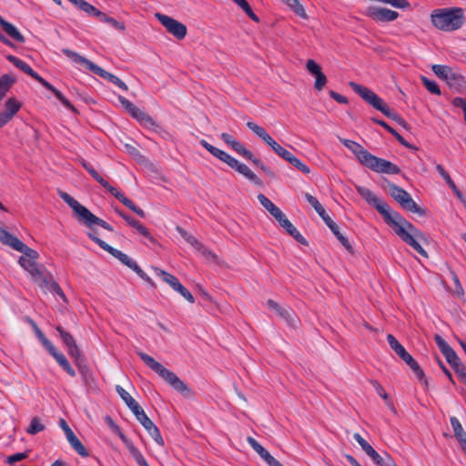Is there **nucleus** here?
Returning <instances> with one entry per match:
<instances>
[{
  "mask_svg": "<svg viewBox=\"0 0 466 466\" xmlns=\"http://www.w3.org/2000/svg\"><path fill=\"white\" fill-rule=\"evenodd\" d=\"M392 228L395 234L407 245L411 247L420 255L428 258L427 251L421 244H428L426 235L413 224L404 218L400 213L394 214L393 218L387 224Z\"/></svg>",
  "mask_w": 466,
  "mask_h": 466,
  "instance_id": "obj_1",
  "label": "nucleus"
},
{
  "mask_svg": "<svg viewBox=\"0 0 466 466\" xmlns=\"http://www.w3.org/2000/svg\"><path fill=\"white\" fill-rule=\"evenodd\" d=\"M431 21L441 31L453 32L465 24L464 10L461 7L437 8L431 12Z\"/></svg>",
  "mask_w": 466,
  "mask_h": 466,
  "instance_id": "obj_2",
  "label": "nucleus"
},
{
  "mask_svg": "<svg viewBox=\"0 0 466 466\" xmlns=\"http://www.w3.org/2000/svg\"><path fill=\"white\" fill-rule=\"evenodd\" d=\"M350 88L358 94L363 100L370 104L375 109L380 111L387 117L394 120L405 129H409L410 126L406 120L400 116L397 112L390 108V106L380 98L376 93L370 88L360 85L356 82H350Z\"/></svg>",
  "mask_w": 466,
  "mask_h": 466,
  "instance_id": "obj_3",
  "label": "nucleus"
},
{
  "mask_svg": "<svg viewBox=\"0 0 466 466\" xmlns=\"http://www.w3.org/2000/svg\"><path fill=\"white\" fill-rule=\"evenodd\" d=\"M137 354L147 366L164 379L175 390L179 392L185 398H192L194 396V391L174 372L166 369L161 363L143 351H137Z\"/></svg>",
  "mask_w": 466,
  "mask_h": 466,
  "instance_id": "obj_4",
  "label": "nucleus"
},
{
  "mask_svg": "<svg viewBox=\"0 0 466 466\" xmlns=\"http://www.w3.org/2000/svg\"><path fill=\"white\" fill-rule=\"evenodd\" d=\"M58 195L73 209L78 221L86 227L92 228L93 225H98L106 230L110 232L114 231L113 227L109 223L95 216L88 208L81 205L68 193L59 191Z\"/></svg>",
  "mask_w": 466,
  "mask_h": 466,
  "instance_id": "obj_5",
  "label": "nucleus"
},
{
  "mask_svg": "<svg viewBox=\"0 0 466 466\" xmlns=\"http://www.w3.org/2000/svg\"><path fill=\"white\" fill-rule=\"evenodd\" d=\"M80 163L82 167L89 173V175L98 182L105 189H106L112 196L117 198L123 205L135 212L137 216L144 218L146 217L145 211L137 207L129 198H127L123 193L119 192L116 187L111 186L106 179H104L100 174L95 169V167L86 161L81 159Z\"/></svg>",
  "mask_w": 466,
  "mask_h": 466,
  "instance_id": "obj_6",
  "label": "nucleus"
},
{
  "mask_svg": "<svg viewBox=\"0 0 466 466\" xmlns=\"http://www.w3.org/2000/svg\"><path fill=\"white\" fill-rule=\"evenodd\" d=\"M62 52L70 58L74 63L79 64L82 66H85L86 68L90 70L91 72L95 73L96 75L99 76L100 77L106 79L107 81L113 83L116 86H118L120 89L124 91H127L128 87L127 86L116 76L106 71L102 67L98 66L92 61L88 60L87 58L80 56L79 54L68 49L64 48L62 49Z\"/></svg>",
  "mask_w": 466,
  "mask_h": 466,
  "instance_id": "obj_7",
  "label": "nucleus"
},
{
  "mask_svg": "<svg viewBox=\"0 0 466 466\" xmlns=\"http://www.w3.org/2000/svg\"><path fill=\"white\" fill-rule=\"evenodd\" d=\"M87 236L96 244H97L102 249L111 254L114 258H117L121 263L134 270L141 279L146 280L149 284H153L152 279L144 272V270L127 254L122 251L109 246L104 240L100 239L94 232L87 233Z\"/></svg>",
  "mask_w": 466,
  "mask_h": 466,
  "instance_id": "obj_8",
  "label": "nucleus"
},
{
  "mask_svg": "<svg viewBox=\"0 0 466 466\" xmlns=\"http://www.w3.org/2000/svg\"><path fill=\"white\" fill-rule=\"evenodd\" d=\"M305 198L309 202V204L315 209V211L319 215V217L323 219L327 227L331 230V232L336 236L340 244L350 252L353 251V248L350 245L349 239L339 231V226L331 219V218L327 214L323 206L319 202V200L310 195L309 193L305 194Z\"/></svg>",
  "mask_w": 466,
  "mask_h": 466,
  "instance_id": "obj_9",
  "label": "nucleus"
},
{
  "mask_svg": "<svg viewBox=\"0 0 466 466\" xmlns=\"http://www.w3.org/2000/svg\"><path fill=\"white\" fill-rule=\"evenodd\" d=\"M387 341L390 347L396 352V354L412 370L420 382L425 387H428V380L425 377L424 371L421 370L419 363L412 358V356L398 341V339L392 334H388Z\"/></svg>",
  "mask_w": 466,
  "mask_h": 466,
  "instance_id": "obj_10",
  "label": "nucleus"
},
{
  "mask_svg": "<svg viewBox=\"0 0 466 466\" xmlns=\"http://www.w3.org/2000/svg\"><path fill=\"white\" fill-rule=\"evenodd\" d=\"M14 249L23 253V255L18 259V263L31 275V278L35 277V275H37L38 272L43 268L37 264L39 254L36 250L27 247L22 241L19 244L15 243Z\"/></svg>",
  "mask_w": 466,
  "mask_h": 466,
  "instance_id": "obj_11",
  "label": "nucleus"
},
{
  "mask_svg": "<svg viewBox=\"0 0 466 466\" xmlns=\"http://www.w3.org/2000/svg\"><path fill=\"white\" fill-rule=\"evenodd\" d=\"M355 188L359 195L366 200V202L374 207L377 211L382 216L386 224H388L396 214V211L391 210L390 207L380 198L376 197L371 190L365 187L355 186Z\"/></svg>",
  "mask_w": 466,
  "mask_h": 466,
  "instance_id": "obj_12",
  "label": "nucleus"
},
{
  "mask_svg": "<svg viewBox=\"0 0 466 466\" xmlns=\"http://www.w3.org/2000/svg\"><path fill=\"white\" fill-rule=\"evenodd\" d=\"M388 186L391 198H393L403 209L419 215L425 214L424 210L412 199L409 192L393 183H389Z\"/></svg>",
  "mask_w": 466,
  "mask_h": 466,
  "instance_id": "obj_13",
  "label": "nucleus"
},
{
  "mask_svg": "<svg viewBox=\"0 0 466 466\" xmlns=\"http://www.w3.org/2000/svg\"><path fill=\"white\" fill-rule=\"evenodd\" d=\"M118 101L124 108L130 114V116L137 119L141 125L146 127H155L157 124L155 120L147 113L143 112L136 106L131 101L122 96H118Z\"/></svg>",
  "mask_w": 466,
  "mask_h": 466,
  "instance_id": "obj_14",
  "label": "nucleus"
},
{
  "mask_svg": "<svg viewBox=\"0 0 466 466\" xmlns=\"http://www.w3.org/2000/svg\"><path fill=\"white\" fill-rule=\"evenodd\" d=\"M156 17L161 23V25L165 26L167 31L173 35L177 39L182 40L185 38L187 29L184 24L160 13H157Z\"/></svg>",
  "mask_w": 466,
  "mask_h": 466,
  "instance_id": "obj_15",
  "label": "nucleus"
},
{
  "mask_svg": "<svg viewBox=\"0 0 466 466\" xmlns=\"http://www.w3.org/2000/svg\"><path fill=\"white\" fill-rule=\"evenodd\" d=\"M366 167L376 173L381 174L395 175L400 173V168L397 165L384 158L378 157L374 155L370 157Z\"/></svg>",
  "mask_w": 466,
  "mask_h": 466,
  "instance_id": "obj_16",
  "label": "nucleus"
},
{
  "mask_svg": "<svg viewBox=\"0 0 466 466\" xmlns=\"http://www.w3.org/2000/svg\"><path fill=\"white\" fill-rule=\"evenodd\" d=\"M116 390L140 423L148 419L142 407L124 388L117 385Z\"/></svg>",
  "mask_w": 466,
  "mask_h": 466,
  "instance_id": "obj_17",
  "label": "nucleus"
},
{
  "mask_svg": "<svg viewBox=\"0 0 466 466\" xmlns=\"http://www.w3.org/2000/svg\"><path fill=\"white\" fill-rule=\"evenodd\" d=\"M365 15L375 22L385 23L396 20L399 13L386 7L369 6Z\"/></svg>",
  "mask_w": 466,
  "mask_h": 466,
  "instance_id": "obj_18",
  "label": "nucleus"
},
{
  "mask_svg": "<svg viewBox=\"0 0 466 466\" xmlns=\"http://www.w3.org/2000/svg\"><path fill=\"white\" fill-rule=\"evenodd\" d=\"M339 140L342 145H344L355 155V157L362 166H367L370 157H371L372 156L371 153L366 150L360 144L353 140L342 138L340 137H339Z\"/></svg>",
  "mask_w": 466,
  "mask_h": 466,
  "instance_id": "obj_19",
  "label": "nucleus"
},
{
  "mask_svg": "<svg viewBox=\"0 0 466 466\" xmlns=\"http://www.w3.org/2000/svg\"><path fill=\"white\" fill-rule=\"evenodd\" d=\"M67 352L69 356L74 360L75 365L77 367L80 374L84 379H86L90 375V368L87 364L86 357L82 354L77 344L68 347Z\"/></svg>",
  "mask_w": 466,
  "mask_h": 466,
  "instance_id": "obj_20",
  "label": "nucleus"
},
{
  "mask_svg": "<svg viewBox=\"0 0 466 466\" xmlns=\"http://www.w3.org/2000/svg\"><path fill=\"white\" fill-rule=\"evenodd\" d=\"M67 352L69 356L74 360L75 365L77 367L80 374L84 379H86L90 375V368L87 364L86 357L82 354L77 344L68 347Z\"/></svg>",
  "mask_w": 466,
  "mask_h": 466,
  "instance_id": "obj_21",
  "label": "nucleus"
},
{
  "mask_svg": "<svg viewBox=\"0 0 466 466\" xmlns=\"http://www.w3.org/2000/svg\"><path fill=\"white\" fill-rule=\"evenodd\" d=\"M22 104L15 98L10 97L5 102V109L0 112V125L5 126L19 111Z\"/></svg>",
  "mask_w": 466,
  "mask_h": 466,
  "instance_id": "obj_22",
  "label": "nucleus"
},
{
  "mask_svg": "<svg viewBox=\"0 0 466 466\" xmlns=\"http://www.w3.org/2000/svg\"><path fill=\"white\" fill-rule=\"evenodd\" d=\"M279 225L286 229V231L293 237L299 243L308 246L309 243L306 238L297 230L293 224L287 218L282 211L274 217Z\"/></svg>",
  "mask_w": 466,
  "mask_h": 466,
  "instance_id": "obj_23",
  "label": "nucleus"
},
{
  "mask_svg": "<svg viewBox=\"0 0 466 466\" xmlns=\"http://www.w3.org/2000/svg\"><path fill=\"white\" fill-rule=\"evenodd\" d=\"M434 340L441 350V352L444 355L447 362L451 366H454L456 362L460 360L456 352L447 343V341L439 334L434 335Z\"/></svg>",
  "mask_w": 466,
  "mask_h": 466,
  "instance_id": "obj_24",
  "label": "nucleus"
},
{
  "mask_svg": "<svg viewBox=\"0 0 466 466\" xmlns=\"http://www.w3.org/2000/svg\"><path fill=\"white\" fill-rule=\"evenodd\" d=\"M115 211L117 213L118 216H120L123 219H125L129 226L134 228L138 233H140L142 236H144L146 238H147L151 243H156V239L151 235L149 230L143 224H141L138 220L127 215L124 211L120 210L117 208H115Z\"/></svg>",
  "mask_w": 466,
  "mask_h": 466,
  "instance_id": "obj_25",
  "label": "nucleus"
},
{
  "mask_svg": "<svg viewBox=\"0 0 466 466\" xmlns=\"http://www.w3.org/2000/svg\"><path fill=\"white\" fill-rule=\"evenodd\" d=\"M307 70L315 76L314 88L318 91L322 90L327 83V77L322 73L321 67L314 60L309 59L306 63Z\"/></svg>",
  "mask_w": 466,
  "mask_h": 466,
  "instance_id": "obj_26",
  "label": "nucleus"
},
{
  "mask_svg": "<svg viewBox=\"0 0 466 466\" xmlns=\"http://www.w3.org/2000/svg\"><path fill=\"white\" fill-rule=\"evenodd\" d=\"M6 59L9 62H11L15 66L19 68L21 71H23L24 73H25L26 75L30 76L32 78L36 80L42 86L46 81L41 76H39L35 71H34L28 64H26L23 60L19 59L18 57L13 56V55H8V56H6Z\"/></svg>",
  "mask_w": 466,
  "mask_h": 466,
  "instance_id": "obj_27",
  "label": "nucleus"
},
{
  "mask_svg": "<svg viewBox=\"0 0 466 466\" xmlns=\"http://www.w3.org/2000/svg\"><path fill=\"white\" fill-rule=\"evenodd\" d=\"M248 441L251 447L259 454V456L267 462L268 466H283L255 439L248 437Z\"/></svg>",
  "mask_w": 466,
  "mask_h": 466,
  "instance_id": "obj_28",
  "label": "nucleus"
},
{
  "mask_svg": "<svg viewBox=\"0 0 466 466\" xmlns=\"http://www.w3.org/2000/svg\"><path fill=\"white\" fill-rule=\"evenodd\" d=\"M449 87L460 94L466 92V79L457 71H452L446 81Z\"/></svg>",
  "mask_w": 466,
  "mask_h": 466,
  "instance_id": "obj_29",
  "label": "nucleus"
},
{
  "mask_svg": "<svg viewBox=\"0 0 466 466\" xmlns=\"http://www.w3.org/2000/svg\"><path fill=\"white\" fill-rule=\"evenodd\" d=\"M436 170L438 171V173L441 175V177L445 180V182L448 184V186L451 187V189L452 190V192L454 193V195L461 200V202H462L465 207H466V199L465 198L463 197V194L461 193V191L457 187V186L455 185L454 181L452 180V178L451 177V176L449 175V173L444 169V167L441 165V164H438L436 165Z\"/></svg>",
  "mask_w": 466,
  "mask_h": 466,
  "instance_id": "obj_30",
  "label": "nucleus"
},
{
  "mask_svg": "<svg viewBox=\"0 0 466 466\" xmlns=\"http://www.w3.org/2000/svg\"><path fill=\"white\" fill-rule=\"evenodd\" d=\"M200 144L218 159L233 167V157H231L229 154L210 145L206 140H201Z\"/></svg>",
  "mask_w": 466,
  "mask_h": 466,
  "instance_id": "obj_31",
  "label": "nucleus"
},
{
  "mask_svg": "<svg viewBox=\"0 0 466 466\" xmlns=\"http://www.w3.org/2000/svg\"><path fill=\"white\" fill-rule=\"evenodd\" d=\"M235 170L243 175L244 177L252 184L256 186L262 185V181L258 177V176L247 165L239 162L237 159H235Z\"/></svg>",
  "mask_w": 466,
  "mask_h": 466,
  "instance_id": "obj_32",
  "label": "nucleus"
},
{
  "mask_svg": "<svg viewBox=\"0 0 466 466\" xmlns=\"http://www.w3.org/2000/svg\"><path fill=\"white\" fill-rule=\"evenodd\" d=\"M247 127L252 130L260 139H262L272 149L278 144L266 131V129L252 121L247 123Z\"/></svg>",
  "mask_w": 466,
  "mask_h": 466,
  "instance_id": "obj_33",
  "label": "nucleus"
},
{
  "mask_svg": "<svg viewBox=\"0 0 466 466\" xmlns=\"http://www.w3.org/2000/svg\"><path fill=\"white\" fill-rule=\"evenodd\" d=\"M50 355L53 356V358L56 360V362L59 364V366L70 376L75 377L76 371L70 365L69 361L66 358V356L57 351L56 348H54V350L49 351Z\"/></svg>",
  "mask_w": 466,
  "mask_h": 466,
  "instance_id": "obj_34",
  "label": "nucleus"
},
{
  "mask_svg": "<svg viewBox=\"0 0 466 466\" xmlns=\"http://www.w3.org/2000/svg\"><path fill=\"white\" fill-rule=\"evenodd\" d=\"M32 279L38 284L40 289H42L44 291H47L50 287V283L55 279L50 272L43 268L37 275H35V277L32 278Z\"/></svg>",
  "mask_w": 466,
  "mask_h": 466,
  "instance_id": "obj_35",
  "label": "nucleus"
},
{
  "mask_svg": "<svg viewBox=\"0 0 466 466\" xmlns=\"http://www.w3.org/2000/svg\"><path fill=\"white\" fill-rule=\"evenodd\" d=\"M371 120L384 127L389 133H390L400 144L404 146L407 148H415L412 145H410L408 141L404 139L402 136H400L394 128H392L390 126H389L385 121L372 117Z\"/></svg>",
  "mask_w": 466,
  "mask_h": 466,
  "instance_id": "obj_36",
  "label": "nucleus"
},
{
  "mask_svg": "<svg viewBox=\"0 0 466 466\" xmlns=\"http://www.w3.org/2000/svg\"><path fill=\"white\" fill-rule=\"evenodd\" d=\"M141 424L157 444H159L160 446H164L165 442L158 428L154 424V422L149 418Z\"/></svg>",
  "mask_w": 466,
  "mask_h": 466,
  "instance_id": "obj_37",
  "label": "nucleus"
},
{
  "mask_svg": "<svg viewBox=\"0 0 466 466\" xmlns=\"http://www.w3.org/2000/svg\"><path fill=\"white\" fill-rule=\"evenodd\" d=\"M45 88L51 91L55 96L69 110L74 113H77L76 108L69 102V100L54 86H52L49 82L46 81L43 85Z\"/></svg>",
  "mask_w": 466,
  "mask_h": 466,
  "instance_id": "obj_38",
  "label": "nucleus"
},
{
  "mask_svg": "<svg viewBox=\"0 0 466 466\" xmlns=\"http://www.w3.org/2000/svg\"><path fill=\"white\" fill-rule=\"evenodd\" d=\"M120 438L127 443V447L137 463L139 466H147L148 464L139 450L132 442L127 441L124 434H120Z\"/></svg>",
  "mask_w": 466,
  "mask_h": 466,
  "instance_id": "obj_39",
  "label": "nucleus"
},
{
  "mask_svg": "<svg viewBox=\"0 0 466 466\" xmlns=\"http://www.w3.org/2000/svg\"><path fill=\"white\" fill-rule=\"evenodd\" d=\"M120 438L127 443V447L137 463L139 466H147L148 464L139 450L132 442L127 441L124 434H120Z\"/></svg>",
  "mask_w": 466,
  "mask_h": 466,
  "instance_id": "obj_40",
  "label": "nucleus"
},
{
  "mask_svg": "<svg viewBox=\"0 0 466 466\" xmlns=\"http://www.w3.org/2000/svg\"><path fill=\"white\" fill-rule=\"evenodd\" d=\"M15 76L5 74L0 76V97L4 98L12 86L15 83Z\"/></svg>",
  "mask_w": 466,
  "mask_h": 466,
  "instance_id": "obj_41",
  "label": "nucleus"
},
{
  "mask_svg": "<svg viewBox=\"0 0 466 466\" xmlns=\"http://www.w3.org/2000/svg\"><path fill=\"white\" fill-rule=\"evenodd\" d=\"M155 273L157 276L158 277H161L162 279L167 283L173 289H175L177 288V285H179L180 282L179 280L177 279V277H175L174 275L163 270V269H160L158 268H153Z\"/></svg>",
  "mask_w": 466,
  "mask_h": 466,
  "instance_id": "obj_42",
  "label": "nucleus"
},
{
  "mask_svg": "<svg viewBox=\"0 0 466 466\" xmlns=\"http://www.w3.org/2000/svg\"><path fill=\"white\" fill-rule=\"evenodd\" d=\"M71 447L82 457H88L89 453L86 451V447L82 444L79 439L76 436V434L70 435L66 438Z\"/></svg>",
  "mask_w": 466,
  "mask_h": 466,
  "instance_id": "obj_43",
  "label": "nucleus"
},
{
  "mask_svg": "<svg viewBox=\"0 0 466 466\" xmlns=\"http://www.w3.org/2000/svg\"><path fill=\"white\" fill-rule=\"evenodd\" d=\"M371 460L377 466H397L395 461L388 452H384L383 456L377 452Z\"/></svg>",
  "mask_w": 466,
  "mask_h": 466,
  "instance_id": "obj_44",
  "label": "nucleus"
},
{
  "mask_svg": "<svg viewBox=\"0 0 466 466\" xmlns=\"http://www.w3.org/2000/svg\"><path fill=\"white\" fill-rule=\"evenodd\" d=\"M3 30L14 40L19 43H25V39L19 30L11 23L7 22L2 27Z\"/></svg>",
  "mask_w": 466,
  "mask_h": 466,
  "instance_id": "obj_45",
  "label": "nucleus"
},
{
  "mask_svg": "<svg viewBox=\"0 0 466 466\" xmlns=\"http://www.w3.org/2000/svg\"><path fill=\"white\" fill-rule=\"evenodd\" d=\"M258 199L261 206H263L273 217L280 213V209L264 194H258Z\"/></svg>",
  "mask_w": 466,
  "mask_h": 466,
  "instance_id": "obj_46",
  "label": "nucleus"
},
{
  "mask_svg": "<svg viewBox=\"0 0 466 466\" xmlns=\"http://www.w3.org/2000/svg\"><path fill=\"white\" fill-rule=\"evenodd\" d=\"M285 3L297 15L300 16L303 19H308V15L303 7V5L299 3V0H281Z\"/></svg>",
  "mask_w": 466,
  "mask_h": 466,
  "instance_id": "obj_47",
  "label": "nucleus"
},
{
  "mask_svg": "<svg viewBox=\"0 0 466 466\" xmlns=\"http://www.w3.org/2000/svg\"><path fill=\"white\" fill-rule=\"evenodd\" d=\"M176 230L180 234V236L192 247L196 248L197 249H201L202 245L198 240L191 234L187 232L182 227L177 226Z\"/></svg>",
  "mask_w": 466,
  "mask_h": 466,
  "instance_id": "obj_48",
  "label": "nucleus"
},
{
  "mask_svg": "<svg viewBox=\"0 0 466 466\" xmlns=\"http://www.w3.org/2000/svg\"><path fill=\"white\" fill-rule=\"evenodd\" d=\"M0 241L3 244L11 247L13 249L15 247V243L19 244L21 242V240H19L16 237L13 236L9 232H7L2 227H0Z\"/></svg>",
  "mask_w": 466,
  "mask_h": 466,
  "instance_id": "obj_49",
  "label": "nucleus"
},
{
  "mask_svg": "<svg viewBox=\"0 0 466 466\" xmlns=\"http://www.w3.org/2000/svg\"><path fill=\"white\" fill-rule=\"evenodd\" d=\"M353 438L370 459L374 457L377 451L360 433H354Z\"/></svg>",
  "mask_w": 466,
  "mask_h": 466,
  "instance_id": "obj_50",
  "label": "nucleus"
},
{
  "mask_svg": "<svg viewBox=\"0 0 466 466\" xmlns=\"http://www.w3.org/2000/svg\"><path fill=\"white\" fill-rule=\"evenodd\" d=\"M235 152L242 156L245 159L251 161L254 165L259 164V159L255 157L251 151L237 141H235Z\"/></svg>",
  "mask_w": 466,
  "mask_h": 466,
  "instance_id": "obj_51",
  "label": "nucleus"
},
{
  "mask_svg": "<svg viewBox=\"0 0 466 466\" xmlns=\"http://www.w3.org/2000/svg\"><path fill=\"white\" fill-rule=\"evenodd\" d=\"M450 421L458 442L461 441V439H466V432L464 431L460 420L456 417H451Z\"/></svg>",
  "mask_w": 466,
  "mask_h": 466,
  "instance_id": "obj_52",
  "label": "nucleus"
},
{
  "mask_svg": "<svg viewBox=\"0 0 466 466\" xmlns=\"http://www.w3.org/2000/svg\"><path fill=\"white\" fill-rule=\"evenodd\" d=\"M235 5L239 6L252 21L256 23L259 22L258 16L254 13L247 0H235Z\"/></svg>",
  "mask_w": 466,
  "mask_h": 466,
  "instance_id": "obj_53",
  "label": "nucleus"
},
{
  "mask_svg": "<svg viewBox=\"0 0 466 466\" xmlns=\"http://www.w3.org/2000/svg\"><path fill=\"white\" fill-rule=\"evenodd\" d=\"M431 69L439 78L444 80L445 82L449 78L451 73L453 71L451 67L444 65H433Z\"/></svg>",
  "mask_w": 466,
  "mask_h": 466,
  "instance_id": "obj_54",
  "label": "nucleus"
},
{
  "mask_svg": "<svg viewBox=\"0 0 466 466\" xmlns=\"http://www.w3.org/2000/svg\"><path fill=\"white\" fill-rule=\"evenodd\" d=\"M56 329L59 333L60 338L66 348L76 344L74 337L68 331L65 330L61 325H57Z\"/></svg>",
  "mask_w": 466,
  "mask_h": 466,
  "instance_id": "obj_55",
  "label": "nucleus"
},
{
  "mask_svg": "<svg viewBox=\"0 0 466 466\" xmlns=\"http://www.w3.org/2000/svg\"><path fill=\"white\" fill-rule=\"evenodd\" d=\"M286 161H288L290 165H292L294 167H296L297 169H299V171H301L304 174H309L310 172L309 167L306 164L301 162L300 159H299L298 157L293 156L291 153L286 158Z\"/></svg>",
  "mask_w": 466,
  "mask_h": 466,
  "instance_id": "obj_56",
  "label": "nucleus"
},
{
  "mask_svg": "<svg viewBox=\"0 0 466 466\" xmlns=\"http://www.w3.org/2000/svg\"><path fill=\"white\" fill-rule=\"evenodd\" d=\"M45 430V425L41 422L38 417H34L26 430V432L35 435Z\"/></svg>",
  "mask_w": 466,
  "mask_h": 466,
  "instance_id": "obj_57",
  "label": "nucleus"
},
{
  "mask_svg": "<svg viewBox=\"0 0 466 466\" xmlns=\"http://www.w3.org/2000/svg\"><path fill=\"white\" fill-rule=\"evenodd\" d=\"M421 82L430 93L438 96L441 94V89L435 81L430 80L426 76H421Z\"/></svg>",
  "mask_w": 466,
  "mask_h": 466,
  "instance_id": "obj_58",
  "label": "nucleus"
},
{
  "mask_svg": "<svg viewBox=\"0 0 466 466\" xmlns=\"http://www.w3.org/2000/svg\"><path fill=\"white\" fill-rule=\"evenodd\" d=\"M35 332L41 341L42 345L46 348V350L49 352L50 350H54V348H56L53 343L44 335V333L41 331V329L37 327V325H35Z\"/></svg>",
  "mask_w": 466,
  "mask_h": 466,
  "instance_id": "obj_59",
  "label": "nucleus"
},
{
  "mask_svg": "<svg viewBox=\"0 0 466 466\" xmlns=\"http://www.w3.org/2000/svg\"><path fill=\"white\" fill-rule=\"evenodd\" d=\"M99 21L107 23L111 25L114 28L117 30H125V25L116 21L115 18L108 16L105 13L102 12V15L98 17Z\"/></svg>",
  "mask_w": 466,
  "mask_h": 466,
  "instance_id": "obj_60",
  "label": "nucleus"
},
{
  "mask_svg": "<svg viewBox=\"0 0 466 466\" xmlns=\"http://www.w3.org/2000/svg\"><path fill=\"white\" fill-rule=\"evenodd\" d=\"M451 367L461 380L466 384V367L460 360Z\"/></svg>",
  "mask_w": 466,
  "mask_h": 466,
  "instance_id": "obj_61",
  "label": "nucleus"
},
{
  "mask_svg": "<svg viewBox=\"0 0 466 466\" xmlns=\"http://www.w3.org/2000/svg\"><path fill=\"white\" fill-rule=\"evenodd\" d=\"M47 291L59 296L64 301H66V297L64 291L55 279L50 283V287Z\"/></svg>",
  "mask_w": 466,
  "mask_h": 466,
  "instance_id": "obj_62",
  "label": "nucleus"
},
{
  "mask_svg": "<svg viewBox=\"0 0 466 466\" xmlns=\"http://www.w3.org/2000/svg\"><path fill=\"white\" fill-rule=\"evenodd\" d=\"M47 291L59 296L64 301H66V297L64 291L55 279L50 283V287Z\"/></svg>",
  "mask_w": 466,
  "mask_h": 466,
  "instance_id": "obj_63",
  "label": "nucleus"
},
{
  "mask_svg": "<svg viewBox=\"0 0 466 466\" xmlns=\"http://www.w3.org/2000/svg\"><path fill=\"white\" fill-rule=\"evenodd\" d=\"M277 314L289 324L293 325L294 318L292 316V310L281 307L280 310H278Z\"/></svg>",
  "mask_w": 466,
  "mask_h": 466,
  "instance_id": "obj_64",
  "label": "nucleus"
}]
</instances>
